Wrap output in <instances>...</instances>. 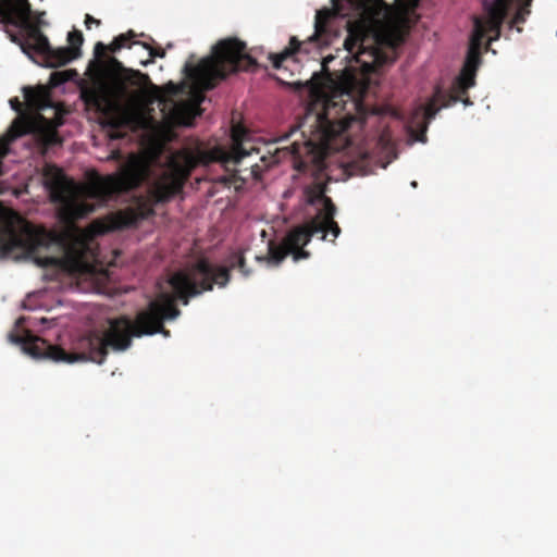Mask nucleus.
<instances>
[{"mask_svg": "<svg viewBox=\"0 0 557 557\" xmlns=\"http://www.w3.org/2000/svg\"><path fill=\"white\" fill-rule=\"evenodd\" d=\"M258 65L255 58L246 51V44L237 38L220 40L212 55L203 58L197 65L187 62L185 75L193 83L191 99L175 106L181 123L190 125L200 115V104L205 99L203 91L213 89L218 83L230 74L238 71H249Z\"/></svg>", "mask_w": 557, "mask_h": 557, "instance_id": "obj_5", "label": "nucleus"}, {"mask_svg": "<svg viewBox=\"0 0 557 557\" xmlns=\"http://www.w3.org/2000/svg\"><path fill=\"white\" fill-rule=\"evenodd\" d=\"M138 45L143 46L145 49L149 51L150 60L148 62H152L154 58H161L163 59L165 57V50L162 48H153L149 42H137Z\"/></svg>", "mask_w": 557, "mask_h": 557, "instance_id": "obj_22", "label": "nucleus"}, {"mask_svg": "<svg viewBox=\"0 0 557 557\" xmlns=\"http://www.w3.org/2000/svg\"><path fill=\"white\" fill-rule=\"evenodd\" d=\"M446 95H447V101H445L443 103V107H445V108L450 107V106L457 103L458 101H461L465 106L472 104V101L470 100V98L468 96V91L466 94L457 92L456 81L453 84L451 91Z\"/></svg>", "mask_w": 557, "mask_h": 557, "instance_id": "obj_21", "label": "nucleus"}, {"mask_svg": "<svg viewBox=\"0 0 557 557\" xmlns=\"http://www.w3.org/2000/svg\"><path fill=\"white\" fill-rule=\"evenodd\" d=\"M108 62L113 69H115L117 71H125L122 63L116 58L111 57V58H109Z\"/></svg>", "mask_w": 557, "mask_h": 557, "instance_id": "obj_29", "label": "nucleus"}, {"mask_svg": "<svg viewBox=\"0 0 557 557\" xmlns=\"http://www.w3.org/2000/svg\"><path fill=\"white\" fill-rule=\"evenodd\" d=\"M250 168H251L253 177H257V170L259 169L258 164H251Z\"/></svg>", "mask_w": 557, "mask_h": 557, "instance_id": "obj_31", "label": "nucleus"}, {"mask_svg": "<svg viewBox=\"0 0 557 557\" xmlns=\"http://www.w3.org/2000/svg\"><path fill=\"white\" fill-rule=\"evenodd\" d=\"M110 160H115V161H119L122 159V154L119 150H114L111 152L110 157H109Z\"/></svg>", "mask_w": 557, "mask_h": 557, "instance_id": "obj_30", "label": "nucleus"}, {"mask_svg": "<svg viewBox=\"0 0 557 557\" xmlns=\"http://www.w3.org/2000/svg\"><path fill=\"white\" fill-rule=\"evenodd\" d=\"M91 24H95L96 26H99L101 24L100 20L95 18L90 14H86L85 16V25L88 29H90Z\"/></svg>", "mask_w": 557, "mask_h": 557, "instance_id": "obj_28", "label": "nucleus"}, {"mask_svg": "<svg viewBox=\"0 0 557 557\" xmlns=\"http://www.w3.org/2000/svg\"><path fill=\"white\" fill-rule=\"evenodd\" d=\"M46 12H33L28 0H0V28L23 53L34 60L49 52L50 42L41 28L48 26Z\"/></svg>", "mask_w": 557, "mask_h": 557, "instance_id": "obj_7", "label": "nucleus"}, {"mask_svg": "<svg viewBox=\"0 0 557 557\" xmlns=\"http://www.w3.org/2000/svg\"><path fill=\"white\" fill-rule=\"evenodd\" d=\"M150 176L149 166L131 162L121 168L119 173L101 176L96 174L88 186L90 198L106 201L113 195L138 188Z\"/></svg>", "mask_w": 557, "mask_h": 557, "instance_id": "obj_11", "label": "nucleus"}, {"mask_svg": "<svg viewBox=\"0 0 557 557\" xmlns=\"http://www.w3.org/2000/svg\"><path fill=\"white\" fill-rule=\"evenodd\" d=\"M127 95V86L119 76L98 78L92 85L82 91L84 102L92 107L102 116V126L109 129L111 139L125 136L122 131L129 124V116L123 106Z\"/></svg>", "mask_w": 557, "mask_h": 557, "instance_id": "obj_8", "label": "nucleus"}, {"mask_svg": "<svg viewBox=\"0 0 557 557\" xmlns=\"http://www.w3.org/2000/svg\"><path fill=\"white\" fill-rule=\"evenodd\" d=\"M517 2L519 8L515 13L510 25L518 26L525 22L527 16L530 14L529 7L532 0H483L484 9L487 13V18L484 23L488 26V30L496 34L495 38L499 36L500 27L506 18L510 5Z\"/></svg>", "mask_w": 557, "mask_h": 557, "instance_id": "obj_13", "label": "nucleus"}, {"mask_svg": "<svg viewBox=\"0 0 557 557\" xmlns=\"http://www.w3.org/2000/svg\"><path fill=\"white\" fill-rule=\"evenodd\" d=\"M228 282L227 269L220 268L208 259H200L189 270L172 274L169 284L174 293H159L145 310L137 313L134 321L126 317L110 320L107 330L89 331L75 337L69 350L59 345H52L28 331L23 335L10 333L9 339L11 343L20 345L24 352L35 359L64 363L92 361L101 364L110 349L124 351L129 348L134 336L140 337L157 333L169 336L170 332L164 329L163 322L180 317L181 310L177 308V300L187 306L190 297L212 290L213 285L223 288Z\"/></svg>", "mask_w": 557, "mask_h": 557, "instance_id": "obj_2", "label": "nucleus"}, {"mask_svg": "<svg viewBox=\"0 0 557 557\" xmlns=\"http://www.w3.org/2000/svg\"><path fill=\"white\" fill-rule=\"evenodd\" d=\"M69 47L52 48L44 55V60L49 67L63 66L81 55V47L84 42L82 32L73 30L67 35Z\"/></svg>", "mask_w": 557, "mask_h": 557, "instance_id": "obj_14", "label": "nucleus"}, {"mask_svg": "<svg viewBox=\"0 0 557 557\" xmlns=\"http://www.w3.org/2000/svg\"><path fill=\"white\" fill-rule=\"evenodd\" d=\"M414 120H421L420 117H416L413 115L412 120H411V123H414ZM421 123V121H419L417 124ZM420 129H421V126L417 125Z\"/></svg>", "mask_w": 557, "mask_h": 557, "instance_id": "obj_32", "label": "nucleus"}, {"mask_svg": "<svg viewBox=\"0 0 557 557\" xmlns=\"http://www.w3.org/2000/svg\"><path fill=\"white\" fill-rule=\"evenodd\" d=\"M445 101H447V95L437 88L433 98L424 107H419L414 111V116L421 119V123L418 124L421 126V136L419 137V140H425L428 124L435 117L440 109L444 108L443 103Z\"/></svg>", "mask_w": 557, "mask_h": 557, "instance_id": "obj_15", "label": "nucleus"}, {"mask_svg": "<svg viewBox=\"0 0 557 557\" xmlns=\"http://www.w3.org/2000/svg\"><path fill=\"white\" fill-rule=\"evenodd\" d=\"M411 185H412L413 187H417V182H412V183H411Z\"/></svg>", "mask_w": 557, "mask_h": 557, "instance_id": "obj_33", "label": "nucleus"}, {"mask_svg": "<svg viewBox=\"0 0 557 557\" xmlns=\"http://www.w3.org/2000/svg\"><path fill=\"white\" fill-rule=\"evenodd\" d=\"M249 156L250 152L240 144H237L231 151L216 147L209 151H199L197 153L185 151L177 157L171 158L168 169L149 182L147 196L140 197L135 207H129L109 215L107 222L101 225V232L132 227L153 215V207L159 203L169 202L180 193L185 181L198 164L221 162L225 165L230 163L236 165Z\"/></svg>", "mask_w": 557, "mask_h": 557, "instance_id": "obj_4", "label": "nucleus"}, {"mask_svg": "<svg viewBox=\"0 0 557 557\" xmlns=\"http://www.w3.org/2000/svg\"><path fill=\"white\" fill-rule=\"evenodd\" d=\"M132 76L128 77V82L132 85H141L150 83L149 76L147 74H144L139 71H131Z\"/></svg>", "mask_w": 557, "mask_h": 557, "instance_id": "obj_23", "label": "nucleus"}, {"mask_svg": "<svg viewBox=\"0 0 557 557\" xmlns=\"http://www.w3.org/2000/svg\"><path fill=\"white\" fill-rule=\"evenodd\" d=\"M220 268L227 269L228 274L231 275V271L234 269H238L243 276L248 277L251 273V270L247 268L246 260L242 251L232 252L226 259L225 264H216Z\"/></svg>", "mask_w": 557, "mask_h": 557, "instance_id": "obj_20", "label": "nucleus"}, {"mask_svg": "<svg viewBox=\"0 0 557 557\" xmlns=\"http://www.w3.org/2000/svg\"><path fill=\"white\" fill-rule=\"evenodd\" d=\"M37 126L38 123L33 117L27 115H18L11 123L8 129V134L10 135V139L15 140L16 138L27 134L35 135Z\"/></svg>", "mask_w": 557, "mask_h": 557, "instance_id": "obj_18", "label": "nucleus"}, {"mask_svg": "<svg viewBox=\"0 0 557 557\" xmlns=\"http://www.w3.org/2000/svg\"><path fill=\"white\" fill-rule=\"evenodd\" d=\"M136 37H146L144 33L137 34L133 29L124 34H120L116 36L109 46H106L103 42L99 41L95 45V55L97 58H102L106 55L107 51L117 52L122 48H131L132 45H135V41H132Z\"/></svg>", "mask_w": 557, "mask_h": 557, "instance_id": "obj_16", "label": "nucleus"}, {"mask_svg": "<svg viewBox=\"0 0 557 557\" xmlns=\"http://www.w3.org/2000/svg\"><path fill=\"white\" fill-rule=\"evenodd\" d=\"M395 45L394 35L383 34L364 21L347 23L344 48L349 55L346 59L355 60L364 71L388 63L391 60L383 47L394 48Z\"/></svg>", "mask_w": 557, "mask_h": 557, "instance_id": "obj_9", "label": "nucleus"}, {"mask_svg": "<svg viewBox=\"0 0 557 557\" xmlns=\"http://www.w3.org/2000/svg\"><path fill=\"white\" fill-rule=\"evenodd\" d=\"M14 139H10V135L7 133L5 136L0 137V158L8 154L9 146Z\"/></svg>", "mask_w": 557, "mask_h": 557, "instance_id": "obj_25", "label": "nucleus"}, {"mask_svg": "<svg viewBox=\"0 0 557 557\" xmlns=\"http://www.w3.org/2000/svg\"><path fill=\"white\" fill-rule=\"evenodd\" d=\"M35 137L42 150V153H46L54 146L62 145V138L60 137L57 128L50 125H38L35 132Z\"/></svg>", "mask_w": 557, "mask_h": 557, "instance_id": "obj_17", "label": "nucleus"}, {"mask_svg": "<svg viewBox=\"0 0 557 557\" xmlns=\"http://www.w3.org/2000/svg\"><path fill=\"white\" fill-rule=\"evenodd\" d=\"M44 178L51 200L61 203L60 216L66 223H74L95 211V205L79 200L74 196V183L65 176L60 168L47 165L44 171Z\"/></svg>", "mask_w": 557, "mask_h": 557, "instance_id": "obj_10", "label": "nucleus"}, {"mask_svg": "<svg viewBox=\"0 0 557 557\" xmlns=\"http://www.w3.org/2000/svg\"><path fill=\"white\" fill-rule=\"evenodd\" d=\"M24 98L26 103L33 109H44L48 106L49 94L46 87H24Z\"/></svg>", "mask_w": 557, "mask_h": 557, "instance_id": "obj_19", "label": "nucleus"}, {"mask_svg": "<svg viewBox=\"0 0 557 557\" xmlns=\"http://www.w3.org/2000/svg\"><path fill=\"white\" fill-rule=\"evenodd\" d=\"M10 106L17 113H22V111H23V103L20 101V99L17 97H14V98L10 99Z\"/></svg>", "mask_w": 557, "mask_h": 557, "instance_id": "obj_27", "label": "nucleus"}, {"mask_svg": "<svg viewBox=\"0 0 557 557\" xmlns=\"http://www.w3.org/2000/svg\"><path fill=\"white\" fill-rule=\"evenodd\" d=\"M165 92L170 96H175L180 91V87L174 83L170 82L164 86Z\"/></svg>", "mask_w": 557, "mask_h": 557, "instance_id": "obj_26", "label": "nucleus"}, {"mask_svg": "<svg viewBox=\"0 0 557 557\" xmlns=\"http://www.w3.org/2000/svg\"><path fill=\"white\" fill-rule=\"evenodd\" d=\"M72 71H64V72H54L51 75V81L53 84H62L71 78Z\"/></svg>", "mask_w": 557, "mask_h": 557, "instance_id": "obj_24", "label": "nucleus"}, {"mask_svg": "<svg viewBox=\"0 0 557 557\" xmlns=\"http://www.w3.org/2000/svg\"><path fill=\"white\" fill-rule=\"evenodd\" d=\"M2 257H33L40 267H60L73 275H90L97 271V249L70 231H48L14 211L7 212V223L0 234Z\"/></svg>", "mask_w": 557, "mask_h": 557, "instance_id": "obj_3", "label": "nucleus"}, {"mask_svg": "<svg viewBox=\"0 0 557 557\" xmlns=\"http://www.w3.org/2000/svg\"><path fill=\"white\" fill-rule=\"evenodd\" d=\"M333 10L322 9L315 14L314 21V34L307 40L300 41L297 37L292 36L289 45L280 53H270L269 59L272 62V66L276 70L283 67L286 61H299L298 57L309 55L312 51L319 53L322 47L332 44V37H336V34H332L330 23L336 13H341L345 10L342 2H346L349 8L359 5L363 13L374 23H379L382 20L389 21L393 9L388 5L385 0H331Z\"/></svg>", "mask_w": 557, "mask_h": 557, "instance_id": "obj_6", "label": "nucleus"}, {"mask_svg": "<svg viewBox=\"0 0 557 557\" xmlns=\"http://www.w3.org/2000/svg\"><path fill=\"white\" fill-rule=\"evenodd\" d=\"M488 26L481 18H474V27L470 37L465 65L456 78L457 92L466 94L475 85V76L481 64V48Z\"/></svg>", "mask_w": 557, "mask_h": 557, "instance_id": "obj_12", "label": "nucleus"}, {"mask_svg": "<svg viewBox=\"0 0 557 557\" xmlns=\"http://www.w3.org/2000/svg\"><path fill=\"white\" fill-rule=\"evenodd\" d=\"M334 55L323 58L321 71L314 72L307 82L312 101L307 108L305 121L298 125L304 128L309 124L310 135L301 131L305 140L294 141L290 146L295 170L310 173L314 181L304 189L306 202L317 208V214L307 223L287 233L280 245L269 243V262L278 265L288 255L294 261L308 259L310 252L304 247L314 235L321 234V239L332 235L331 242L338 237L341 227L334 220L336 206L326 195L330 177L324 173L326 151L331 140L345 133L357 120H363L367 114L361 99L354 95L355 76L345 66L339 71H330L329 63Z\"/></svg>", "mask_w": 557, "mask_h": 557, "instance_id": "obj_1", "label": "nucleus"}]
</instances>
